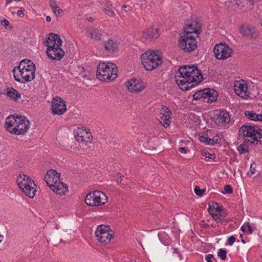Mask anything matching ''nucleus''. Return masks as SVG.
<instances>
[{
  "instance_id": "nucleus-1",
  "label": "nucleus",
  "mask_w": 262,
  "mask_h": 262,
  "mask_svg": "<svg viewBox=\"0 0 262 262\" xmlns=\"http://www.w3.org/2000/svg\"><path fill=\"white\" fill-rule=\"evenodd\" d=\"M239 135L245 138L244 142L237 147L239 153L243 154L248 151L247 143L262 144V129L258 126H252L248 124L242 125L238 130Z\"/></svg>"
},
{
  "instance_id": "nucleus-2",
  "label": "nucleus",
  "mask_w": 262,
  "mask_h": 262,
  "mask_svg": "<svg viewBox=\"0 0 262 262\" xmlns=\"http://www.w3.org/2000/svg\"><path fill=\"white\" fill-rule=\"evenodd\" d=\"M30 121L24 116L10 115L5 120V127L10 134L25 135L30 128Z\"/></svg>"
},
{
  "instance_id": "nucleus-3",
  "label": "nucleus",
  "mask_w": 262,
  "mask_h": 262,
  "mask_svg": "<svg viewBox=\"0 0 262 262\" xmlns=\"http://www.w3.org/2000/svg\"><path fill=\"white\" fill-rule=\"evenodd\" d=\"M35 71L34 64L30 60L24 59L20 61L18 67L14 68L13 73L17 82H21V80L30 82L34 78Z\"/></svg>"
},
{
  "instance_id": "nucleus-4",
  "label": "nucleus",
  "mask_w": 262,
  "mask_h": 262,
  "mask_svg": "<svg viewBox=\"0 0 262 262\" xmlns=\"http://www.w3.org/2000/svg\"><path fill=\"white\" fill-rule=\"evenodd\" d=\"M60 173L51 169L44 176V180L51 189L60 195L65 194L68 188L66 184L60 181Z\"/></svg>"
},
{
  "instance_id": "nucleus-5",
  "label": "nucleus",
  "mask_w": 262,
  "mask_h": 262,
  "mask_svg": "<svg viewBox=\"0 0 262 262\" xmlns=\"http://www.w3.org/2000/svg\"><path fill=\"white\" fill-rule=\"evenodd\" d=\"M177 74V77L183 78L180 82H202L204 79L201 71L195 66L181 67Z\"/></svg>"
},
{
  "instance_id": "nucleus-6",
  "label": "nucleus",
  "mask_w": 262,
  "mask_h": 262,
  "mask_svg": "<svg viewBox=\"0 0 262 262\" xmlns=\"http://www.w3.org/2000/svg\"><path fill=\"white\" fill-rule=\"evenodd\" d=\"M118 69L116 64L111 62H100L97 66V78L99 80L113 81L118 75Z\"/></svg>"
},
{
  "instance_id": "nucleus-7",
  "label": "nucleus",
  "mask_w": 262,
  "mask_h": 262,
  "mask_svg": "<svg viewBox=\"0 0 262 262\" xmlns=\"http://www.w3.org/2000/svg\"><path fill=\"white\" fill-rule=\"evenodd\" d=\"M142 64L147 71H152L162 63V58L155 51H146L141 56Z\"/></svg>"
},
{
  "instance_id": "nucleus-8",
  "label": "nucleus",
  "mask_w": 262,
  "mask_h": 262,
  "mask_svg": "<svg viewBox=\"0 0 262 262\" xmlns=\"http://www.w3.org/2000/svg\"><path fill=\"white\" fill-rule=\"evenodd\" d=\"M18 188L25 194L30 198H33L36 191V185L34 181L25 174H20L17 179Z\"/></svg>"
},
{
  "instance_id": "nucleus-9",
  "label": "nucleus",
  "mask_w": 262,
  "mask_h": 262,
  "mask_svg": "<svg viewBox=\"0 0 262 262\" xmlns=\"http://www.w3.org/2000/svg\"><path fill=\"white\" fill-rule=\"evenodd\" d=\"M108 200L106 194L98 190H94L88 193L85 198V203L90 206H98L104 205Z\"/></svg>"
},
{
  "instance_id": "nucleus-10",
  "label": "nucleus",
  "mask_w": 262,
  "mask_h": 262,
  "mask_svg": "<svg viewBox=\"0 0 262 262\" xmlns=\"http://www.w3.org/2000/svg\"><path fill=\"white\" fill-rule=\"evenodd\" d=\"M196 36L184 34L179 39V47L185 52H191L196 47Z\"/></svg>"
},
{
  "instance_id": "nucleus-11",
  "label": "nucleus",
  "mask_w": 262,
  "mask_h": 262,
  "mask_svg": "<svg viewBox=\"0 0 262 262\" xmlns=\"http://www.w3.org/2000/svg\"><path fill=\"white\" fill-rule=\"evenodd\" d=\"M110 232L112 230L109 226L100 225L98 226L95 233L98 241L104 244H107L110 243L113 237V234Z\"/></svg>"
},
{
  "instance_id": "nucleus-12",
  "label": "nucleus",
  "mask_w": 262,
  "mask_h": 262,
  "mask_svg": "<svg viewBox=\"0 0 262 262\" xmlns=\"http://www.w3.org/2000/svg\"><path fill=\"white\" fill-rule=\"evenodd\" d=\"M215 57L219 60H225L230 57L233 53L232 49L224 43L216 44L213 49Z\"/></svg>"
},
{
  "instance_id": "nucleus-13",
  "label": "nucleus",
  "mask_w": 262,
  "mask_h": 262,
  "mask_svg": "<svg viewBox=\"0 0 262 262\" xmlns=\"http://www.w3.org/2000/svg\"><path fill=\"white\" fill-rule=\"evenodd\" d=\"M51 110L53 115H62L67 110L66 101L59 97L53 98L51 102Z\"/></svg>"
},
{
  "instance_id": "nucleus-14",
  "label": "nucleus",
  "mask_w": 262,
  "mask_h": 262,
  "mask_svg": "<svg viewBox=\"0 0 262 262\" xmlns=\"http://www.w3.org/2000/svg\"><path fill=\"white\" fill-rule=\"evenodd\" d=\"M213 119L216 124H227L230 121L229 113L225 110H216L213 113Z\"/></svg>"
},
{
  "instance_id": "nucleus-15",
  "label": "nucleus",
  "mask_w": 262,
  "mask_h": 262,
  "mask_svg": "<svg viewBox=\"0 0 262 262\" xmlns=\"http://www.w3.org/2000/svg\"><path fill=\"white\" fill-rule=\"evenodd\" d=\"M46 53L51 59L58 60L61 59L64 54V51L60 47L47 48Z\"/></svg>"
},
{
  "instance_id": "nucleus-16",
  "label": "nucleus",
  "mask_w": 262,
  "mask_h": 262,
  "mask_svg": "<svg viewBox=\"0 0 262 262\" xmlns=\"http://www.w3.org/2000/svg\"><path fill=\"white\" fill-rule=\"evenodd\" d=\"M62 43L59 35L55 34H51L49 35L45 45L47 48L60 47Z\"/></svg>"
},
{
  "instance_id": "nucleus-17",
  "label": "nucleus",
  "mask_w": 262,
  "mask_h": 262,
  "mask_svg": "<svg viewBox=\"0 0 262 262\" xmlns=\"http://www.w3.org/2000/svg\"><path fill=\"white\" fill-rule=\"evenodd\" d=\"M200 25L196 21H192L186 25L184 29V34H191V35L198 37L200 33Z\"/></svg>"
},
{
  "instance_id": "nucleus-18",
  "label": "nucleus",
  "mask_w": 262,
  "mask_h": 262,
  "mask_svg": "<svg viewBox=\"0 0 262 262\" xmlns=\"http://www.w3.org/2000/svg\"><path fill=\"white\" fill-rule=\"evenodd\" d=\"M240 33L245 36L251 38H255L257 36L256 31L255 29L249 25H242L239 29Z\"/></svg>"
},
{
  "instance_id": "nucleus-19",
  "label": "nucleus",
  "mask_w": 262,
  "mask_h": 262,
  "mask_svg": "<svg viewBox=\"0 0 262 262\" xmlns=\"http://www.w3.org/2000/svg\"><path fill=\"white\" fill-rule=\"evenodd\" d=\"M202 91H204L202 98H208L207 102L212 103L216 101L218 93L214 89L206 88L202 90Z\"/></svg>"
},
{
  "instance_id": "nucleus-20",
  "label": "nucleus",
  "mask_w": 262,
  "mask_h": 262,
  "mask_svg": "<svg viewBox=\"0 0 262 262\" xmlns=\"http://www.w3.org/2000/svg\"><path fill=\"white\" fill-rule=\"evenodd\" d=\"M125 84L127 89L132 93H140L146 88L145 83H125Z\"/></svg>"
},
{
  "instance_id": "nucleus-21",
  "label": "nucleus",
  "mask_w": 262,
  "mask_h": 262,
  "mask_svg": "<svg viewBox=\"0 0 262 262\" xmlns=\"http://www.w3.org/2000/svg\"><path fill=\"white\" fill-rule=\"evenodd\" d=\"M247 83H236L234 85V90L236 95L244 98L247 95L248 91Z\"/></svg>"
},
{
  "instance_id": "nucleus-22",
  "label": "nucleus",
  "mask_w": 262,
  "mask_h": 262,
  "mask_svg": "<svg viewBox=\"0 0 262 262\" xmlns=\"http://www.w3.org/2000/svg\"><path fill=\"white\" fill-rule=\"evenodd\" d=\"M103 47L105 51L108 54H110L116 51L118 49V45L116 41L113 39H108L107 41L103 42Z\"/></svg>"
},
{
  "instance_id": "nucleus-23",
  "label": "nucleus",
  "mask_w": 262,
  "mask_h": 262,
  "mask_svg": "<svg viewBox=\"0 0 262 262\" xmlns=\"http://www.w3.org/2000/svg\"><path fill=\"white\" fill-rule=\"evenodd\" d=\"M158 36V30L154 27L148 28L142 33V39L145 40L157 38Z\"/></svg>"
},
{
  "instance_id": "nucleus-24",
  "label": "nucleus",
  "mask_w": 262,
  "mask_h": 262,
  "mask_svg": "<svg viewBox=\"0 0 262 262\" xmlns=\"http://www.w3.org/2000/svg\"><path fill=\"white\" fill-rule=\"evenodd\" d=\"M90 135L88 132L78 129L77 132V134H76L75 136L77 141L86 143L88 142H90Z\"/></svg>"
},
{
  "instance_id": "nucleus-25",
  "label": "nucleus",
  "mask_w": 262,
  "mask_h": 262,
  "mask_svg": "<svg viewBox=\"0 0 262 262\" xmlns=\"http://www.w3.org/2000/svg\"><path fill=\"white\" fill-rule=\"evenodd\" d=\"M86 36L93 40H99L101 39V33L97 28H90L87 32Z\"/></svg>"
},
{
  "instance_id": "nucleus-26",
  "label": "nucleus",
  "mask_w": 262,
  "mask_h": 262,
  "mask_svg": "<svg viewBox=\"0 0 262 262\" xmlns=\"http://www.w3.org/2000/svg\"><path fill=\"white\" fill-rule=\"evenodd\" d=\"M219 136H216L212 138H209L205 136H201L199 140L201 142L205 143L208 145H213L219 142Z\"/></svg>"
},
{
  "instance_id": "nucleus-27",
  "label": "nucleus",
  "mask_w": 262,
  "mask_h": 262,
  "mask_svg": "<svg viewBox=\"0 0 262 262\" xmlns=\"http://www.w3.org/2000/svg\"><path fill=\"white\" fill-rule=\"evenodd\" d=\"M6 94L10 97V99L14 101H17L18 98L20 97V94L18 92L13 88H8L6 89Z\"/></svg>"
},
{
  "instance_id": "nucleus-28",
  "label": "nucleus",
  "mask_w": 262,
  "mask_h": 262,
  "mask_svg": "<svg viewBox=\"0 0 262 262\" xmlns=\"http://www.w3.org/2000/svg\"><path fill=\"white\" fill-rule=\"evenodd\" d=\"M50 6L55 15H58L62 14V9L57 5L55 1L51 0L50 1Z\"/></svg>"
},
{
  "instance_id": "nucleus-29",
  "label": "nucleus",
  "mask_w": 262,
  "mask_h": 262,
  "mask_svg": "<svg viewBox=\"0 0 262 262\" xmlns=\"http://www.w3.org/2000/svg\"><path fill=\"white\" fill-rule=\"evenodd\" d=\"M199 83H195V84H193V83H176L179 88L184 91L189 90Z\"/></svg>"
},
{
  "instance_id": "nucleus-30",
  "label": "nucleus",
  "mask_w": 262,
  "mask_h": 262,
  "mask_svg": "<svg viewBox=\"0 0 262 262\" xmlns=\"http://www.w3.org/2000/svg\"><path fill=\"white\" fill-rule=\"evenodd\" d=\"M208 211L210 213V214L212 215L213 219L217 222V223H223V217L222 216H220L219 214L214 213L213 212V209H211V204H209V207L208 208Z\"/></svg>"
},
{
  "instance_id": "nucleus-31",
  "label": "nucleus",
  "mask_w": 262,
  "mask_h": 262,
  "mask_svg": "<svg viewBox=\"0 0 262 262\" xmlns=\"http://www.w3.org/2000/svg\"><path fill=\"white\" fill-rule=\"evenodd\" d=\"M171 114V112L169 111H168L166 112V115H163L161 117V119L162 121L164 122V126L167 127L169 125L170 121V115Z\"/></svg>"
},
{
  "instance_id": "nucleus-32",
  "label": "nucleus",
  "mask_w": 262,
  "mask_h": 262,
  "mask_svg": "<svg viewBox=\"0 0 262 262\" xmlns=\"http://www.w3.org/2000/svg\"><path fill=\"white\" fill-rule=\"evenodd\" d=\"M245 115L251 120L257 121L258 114H256L254 111H246L245 112Z\"/></svg>"
},
{
  "instance_id": "nucleus-33",
  "label": "nucleus",
  "mask_w": 262,
  "mask_h": 262,
  "mask_svg": "<svg viewBox=\"0 0 262 262\" xmlns=\"http://www.w3.org/2000/svg\"><path fill=\"white\" fill-rule=\"evenodd\" d=\"M146 146L150 150H156L157 145L155 143L153 140H150L147 142Z\"/></svg>"
},
{
  "instance_id": "nucleus-34",
  "label": "nucleus",
  "mask_w": 262,
  "mask_h": 262,
  "mask_svg": "<svg viewBox=\"0 0 262 262\" xmlns=\"http://www.w3.org/2000/svg\"><path fill=\"white\" fill-rule=\"evenodd\" d=\"M211 209H213V210L214 209H215V210H216L217 211L219 212V213H220V212H221L223 210V206L221 205H219V204L216 203V202H211Z\"/></svg>"
},
{
  "instance_id": "nucleus-35",
  "label": "nucleus",
  "mask_w": 262,
  "mask_h": 262,
  "mask_svg": "<svg viewBox=\"0 0 262 262\" xmlns=\"http://www.w3.org/2000/svg\"><path fill=\"white\" fill-rule=\"evenodd\" d=\"M227 251L222 249H220L218 251L217 255L222 260H225L226 258Z\"/></svg>"
},
{
  "instance_id": "nucleus-36",
  "label": "nucleus",
  "mask_w": 262,
  "mask_h": 262,
  "mask_svg": "<svg viewBox=\"0 0 262 262\" xmlns=\"http://www.w3.org/2000/svg\"><path fill=\"white\" fill-rule=\"evenodd\" d=\"M203 92H204V91H202V90L195 92L193 95V99L195 100H199L200 99L202 98V96L204 95V93H203Z\"/></svg>"
},
{
  "instance_id": "nucleus-37",
  "label": "nucleus",
  "mask_w": 262,
  "mask_h": 262,
  "mask_svg": "<svg viewBox=\"0 0 262 262\" xmlns=\"http://www.w3.org/2000/svg\"><path fill=\"white\" fill-rule=\"evenodd\" d=\"M233 192V189L230 185H226L224 186L223 193L231 194Z\"/></svg>"
},
{
  "instance_id": "nucleus-38",
  "label": "nucleus",
  "mask_w": 262,
  "mask_h": 262,
  "mask_svg": "<svg viewBox=\"0 0 262 262\" xmlns=\"http://www.w3.org/2000/svg\"><path fill=\"white\" fill-rule=\"evenodd\" d=\"M194 192L195 193L199 196H202V194L205 192V189H201L200 187L198 186H196L194 188Z\"/></svg>"
},
{
  "instance_id": "nucleus-39",
  "label": "nucleus",
  "mask_w": 262,
  "mask_h": 262,
  "mask_svg": "<svg viewBox=\"0 0 262 262\" xmlns=\"http://www.w3.org/2000/svg\"><path fill=\"white\" fill-rule=\"evenodd\" d=\"M123 177V176L119 172L116 173V174L114 176V178H115V180L118 183L121 182L122 180V178Z\"/></svg>"
},
{
  "instance_id": "nucleus-40",
  "label": "nucleus",
  "mask_w": 262,
  "mask_h": 262,
  "mask_svg": "<svg viewBox=\"0 0 262 262\" xmlns=\"http://www.w3.org/2000/svg\"><path fill=\"white\" fill-rule=\"evenodd\" d=\"M252 80H258L259 81L262 80L261 79H260L258 78H257L256 79H255V78H253L252 79H248L247 81H246L245 80L238 78V79H235L234 82H252Z\"/></svg>"
},
{
  "instance_id": "nucleus-41",
  "label": "nucleus",
  "mask_w": 262,
  "mask_h": 262,
  "mask_svg": "<svg viewBox=\"0 0 262 262\" xmlns=\"http://www.w3.org/2000/svg\"><path fill=\"white\" fill-rule=\"evenodd\" d=\"M236 238L234 236H231L228 238V244L230 246L232 245L235 241Z\"/></svg>"
},
{
  "instance_id": "nucleus-42",
  "label": "nucleus",
  "mask_w": 262,
  "mask_h": 262,
  "mask_svg": "<svg viewBox=\"0 0 262 262\" xmlns=\"http://www.w3.org/2000/svg\"><path fill=\"white\" fill-rule=\"evenodd\" d=\"M204 155L206 158H209L210 159H214L215 158V155L214 154H211L209 153L208 152H205Z\"/></svg>"
},
{
  "instance_id": "nucleus-43",
  "label": "nucleus",
  "mask_w": 262,
  "mask_h": 262,
  "mask_svg": "<svg viewBox=\"0 0 262 262\" xmlns=\"http://www.w3.org/2000/svg\"><path fill=\"white\" fill-rule=\"evenodd\" d=\"M246 226L248 228V232L249 234H252L253 231V230L252 228L251 227V226H250V223L249 222L246 223Z\"/></svg>"
},
{
  "instance_id": "nucleus-44",
  "label": "nucleus",
  "mask_w": 262,
  "mask_h": 262,
  "mask_svg": "<svg viewBox=\"0 0 262 262\" xmlns=\"http://www.w3.org/2000/svg\"><path fill=\"white\" fill-rule=\"evenodd\" d=\"M213 258V255L211 254H209L206 256L205 259L207 262H213L212 259Z\"/></svg>"
},
{
  "instance_id": "nucleus-45",
  "label": "nucleus",
  "mask_w": 262,
  "mask_h": 262,
  "mask_svg": "<svg viewBox=\"0 0 262 262\" xmlns=\"http://www.w3.org/2000/svg\"><path fill=\"white\" fill-rule=\"evenodd\" d=\"M1 24L2 26L7 27L9 25V22L8 20L6 19H3L1 21Z\"/></svg>"
},
{
  "instance_id": "nucleus-46",
  "label": "nucleus",
  "mask_w": 262,
  "mask_h": 262,
  "mask_svg": "<svg viewBox=\"0 0 262 262\" xmlns=\"http://www.w3.org/2000/svg\"><path fill=\"white\" fill-rule=\"evenodd\" d=\"M17 15L19 17H23L24 15V10H19L17 12Z\"/></svg>"
},
{
  "instance_id": "nucleus-47",
  "label": "nucleus",
  "mask_w": 262,
  "mask_h": 262,
  "mask_svg": "<svg viewBox=\"0 0 262 262\" xmlns=\"http://www.w3.org/2000/svg\"><path fill=\"white\" fill-rule=\"evenodd\" d=\"M173 249V253L178 254V256L179 258V259H181V255L179 253V252L176 248H172Z\"/></svg>"
},
{
  "instance_id": "nucleus-48",
  "label": "nucleus",
  "mask_w": 262,
  "mask_h": 262,
  "mask_svg": "<svg viewBox=\"0 0 262 262\" xmlns=\"http://www.w3.org/2000/svg\"><path fill=\"white\" fill-rule=\"evenodd\" d=\"M179 151H180L181 153L186 154V149L185 148L181 147L178 149Z\"/></svg>"
},
{
  "instance_id": "nucleus-49",
  "label": "nucleus",
  "mask_w": 262,
  "mask_h": 262,
  "mask_svg": "<svg viewBox=\"0 0 262 262\" xmlns=\"http://www.w3.org/2000/svg\"><path fill=\"white\" fill-rule=\"evenodd\" d=\"M250 172L251 173V174H253L255 172V168L252 167V164H251L250 166Z\"/></svg>"
},
{
  "instance_id": "nucleus-50",
  "label": "nucleus",
  "mask_w": 262,
  "mask_h": 262,
  "mask_svg": "<svg viewBox=\"0 0 262 262\" xmlns=\"http://www.w3.org/2000/svg\"><path fill=\"white\" fill-rule=\"evenodd\" d=\"M20 0H14V1L16 2H19ZM13 1V0H7L6 2V4L7 5H8V4H11L12 2Z\"/></svg>"
},
{
  "instance_id": "nucleus-51",
  "label": "nucleus",
  "mask_w": 262,
  "mask_h": 262,
  "mask_svg": "<svg viewBox=\"0 0 262 262\" xmlns=\"http://www.w3.org/2000/svg\"><path fill=\"white\" fill-rule=\"evenodd\" d=\"M246 224L241 227V230L242 231V232H246Z\"/></svg>"
},
{
  "instance_id": "nucleus-52",
  "label": "nucleus",
  "mask_w": 262,
  "mask_h": 262,
  "mask_svg": "<svg viewBox=\"0 0 262 262\" xmlns=\"http://www.w3.org/2000/svg\"><path fill=\"white\" fill-rule=\"evenodd\" d=\"M107 14L110 16H113L114 14V12L113 10H108Z\"/></svg>"
},
{
  "instance_id": "nucleus-53",
  "label": "nucleus",
  "mask_w": 262,
  "mask_h": 262,
  "mask_svg": "<svg viewBox=\"0 0 262 262\" xmlns=\"http://www.w3.org/2000/svg\"><path fill=\"white\" fill-rule=\"evenodd\" d=\"M257 121H262V114H258Z\"/></svg>"
},
{
  "instance_id": "nucleus-54",
  "label": "nucleus",
  "mask_w": 262,
  "mask_h": 262,
  "mask_svg": "<svg viewBox=\"0 0 262 262\" xmlns=\"http://www.w3.org/2000/svg\"><path fill=\"white\" fill-rule=\"evenodd\" d=\"M46 19L47 21L49 22L51 21V18L50 16H46Z\"/></svg>"
},
{
  "instance_id": "nucleus-55",
  "label": "nucleus",
  "mask_w": 262,
  "mask_h": 262,
  "mask_svg": "<svg viewBox=\"0 0 262 262\" xmlns=\"http://www.w3.org/2000/svg\"><path fill=\"white\" fill-rule=\"evenodd\" d=\"M219 215H220V216H222V217H223V221H224V217H225V213H223V214H222V213H219Z\"/></svg>"
},
{
  "instance_id": "nucleus-56",
  "label": "nucleus",
  "mask_w": 262,
  "mask_h": 262,
  "mask_svg": "<svg viewBox=\"0 0 262 262\" xmlns=\"http://www.w3.org/2000/svg\"><path fill=\"white\" fill-rule=\"evenodd\" d=\"M86 19L89 21H92L93 20V19L92 17L87 18Z\"/></svg>"
},
{
  "instance_id": "nucleus-57",
  "label": "nucleus",
  "mask_w": 262,
  "mask_h": 262,
  "mask_svg": "<svg viewBox=\"0 0 262 262\" xmlns=\"http://www.w3.org/2000/svg\"><path fill=\"white\" fill-rule=\"evenodd\" d=\"M4 238V236L3 235H0V242L2 241Z\"/></svg>"
},
{
  "instance_id": "nucleus-58",
  "label": "nucleus",
  "mask_w": 262,
  "mask_h": 262,
  "mask_svg": "<svg viewBox=\"0 0 262 262\" xmlns=\"http://www.w3.org/2000/svg\"><path fill=\"white\" fill-rule=\"evenodd\" d=\"M230 221V219H227V220H225V222L227 224L228 223H229V222Z\"/></svg>"
},
{
  "instance_id": "nucleus-59",
  "label": "nucleus",
  "mask_w": 262,
  "mask_h": 262,
  "mask_svg": "<svg viewBox=\"0 0 262 262\" xmlns=\"http://www.w3.org/2000/svg\"><path fill=\"white\" fill-rule=\"evenodd\" d=\"M241 241H242V242L243 244H245V243H246L244 239H242Z\"/></svg>"
},
{
  "instance_id": "nucleus-60",
  "label": "nucleus",
  "mask_w": 262,
  "mask_h": 262,
  "mask_svg": "<svg viewBox=\"0 0 262 262\" xmlns=\"http://www.w3.org/2000/svg\"><path fill=\"white\" fill-rule=\"evenodd\" d=\"M124 262H132V261L130 260H127L124 261Z\"/></svg>"
},
{
  "instance_id": "nucleus-61",
  "label": "nucleus",
  "mask_w": 262,
  "mask_h": 262,
  "mask_svg": "<svg viewBox=\"0 0 262 262\" xmlns=\"http://www.w3.org/2000/svg\"><path fill=\"white\" fill-rule=\"evenodd\" d=\"M240 236H241V237H243V235H242V234H241V235H240Z\"/></svg>"
},
{
  "instance_id": "nucleus-62",
  "label": "nucleus",
  "mask_w": 262,
  "mask_h": 262,
  "mask_svg": "<svg viewBox=\"0 0 262 262\" xmlns=\"http://www.w3.org/2000/svg\"><path fill=\"white\" fill-rule=\"evenodd\" d=\"M261 25L262 26V19L261 20Z\"/></svg>"
}]
</instances>
